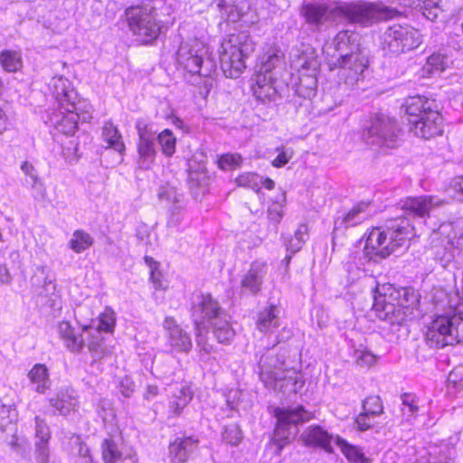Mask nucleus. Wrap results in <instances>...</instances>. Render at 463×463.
<instances>
[{"instance_id":"obj_1","label":"nucleus","mask_w":463,"mask_h":463,"mask_svg":"<svg viewBox=\"0 0 463 463\" xmlns=\"http://www.w3.org/2000/svg\"><path fill=\"white\" fill-rule=\"evenodd\" d=\"M170 14L171 7L164 0L130 6L125 12L129 30L145 44L156 41L163 30L174 23Z\"/></svg>"},{"instance_id":"obj_2","label":"nucleus","mask_w":463,"mask_h":463,"mask_svg":"<svg viewBox=\"0 0 463 463\" xmlns=\"http://www.w3.org/2000/svg\"><path fill=\"white\" fill-rule=\"evenodd\" d=\"M415 235L414 226L407 217L387 220L384 226L373 228L367 236L364 252L370 260L385 259Z\"/></svg>"},{"instance_id":"obj_3","label":"nucleus","mask_w":463,"mask_h":463,"mask_svg":"<svg viewBox=\"0 0 463 463\" xmlns=\"http://www.w3.org/2000/svg\"><path fill=\"white\" fill-rule=\"evenodd\" d=\"M405 112L415 136L430 139L441 135L443 118L433 99L421 96L410 97L406 100Z\"/></svg>"},{"instance_id":"obj_4","label":"nucleus","mask_w":463,"mask_h":463,"mask_svg":"<svg viewBox=\"0 0 463 463\" xmlns=\"http://www.w3.org/2000/svg\"><path fill=\"white\" fill-rule=\"evenodd\" d=\"M255 43L251 37L245 33L230 35L222 43L220 51L221 69L227 78H238L245 69V59L254 52Z\"/></svg>"},{"instance_id":"obj_5","label":"nucleus","mask_w":463,"mask_h":463,"mask_svg":"<svg viewBox=\"0 0 463 463\" xmlns=\"http://www.w3.org/2000/svg\"><path fill=\"white\" fill-rule=\"evenodd\" d=\"M425 340L430 348H443L463 342V312L438 316L428 326Z\"/></svg>"},{"instance_id":"obj_6","label":"nucleus","mask_w":463,"mask_h":463,"mask_svg":"<svg viewBox=\"0 0 463 463\" xmlns=\"http://www.w3.org/2000/svg\"><path fill=\"white\" fill-rule=\"evenodd\" d=\"M398 12L380 5L365 2H338V17L364 27L394 17Z\"/></svg>"},{"instance_id":"obj_7","label":"nucleus","mask_w":463,"mask_h":463,"mask_svg":"<svg viewBox=\"0 0 463 463\" xmlns=\"http://www.w3.org/2000/svg\"><path fill=\"white\" fill-rule=\"evenodd\" d=\"M273 413L277 419V424L272 440L279 451L296 438L298 433V425L313 417V414L305 410L302 405L277 407Z\"/></svg>"},{"instance_id":"obj_8","label":"nucleus","mask_w":463,"mask_h":463,"mask_svg":"<svg viewBox=\"0 0 463 463\" xmlns=\"http://www.w3.org/2000/svg\"><path fill=\"white\" fill-rule=\"evenodd\" d=\"M369 65V59L364 50L349 54L337 55L330 62L331 69H339L337 77L339 83H344L349 88L358 85L363 80V73Z\"/></svg>"},{"instance_id":"obj_9","label":"nucleus","mask_w":463,"mask_h":463,"mask_svg":"<svg viewBox=\"0 0 463 463\" xmlns=\"http://www.w3.org/2000/svg\"><path fill=\"white\" fill-rule=\"evenodd\" d=\"M401 130L396 121L383 114L375 115L363 132V139L371 145L392 148L398 144Z\"/></svg>"},{"instance_id":"obj_10","label":"nucleus","mask_w":463,"mask_h":463,"mask_svg":"<svg viewBox=\"0 0 463 463\" xmlns=\"http://www.w3.org/2000/svg\"><path fill=\"white\" fill-rule=\"evenodd\" d=\"M421 43L418 30L408 25L393 24L382 37L383 48L393 54H400L417 48Z\"/></svg>"},{"instance_id":"obj_11","label":"nucleus","mask_w":463,"mask_h":463,"mask_svg":"<svg viewBox=\"0 0 463 463\" xmlns=\"http://www.w3.org/2000/svg\"><path fill=\"white\" fill-rule=\"evenodd\" d=\"M204 54L202 43L196 40L192 43H182L176 52V61L188 72L208 77L213 71V64L210 60L204 61Z\"/></svg>"},{"instance_id":"obj_12","label":"nucleus","mask_w":463,"mask_h":463,"mask_svg":"<svg viewBox=\"0 0 463 463\" xmlns=\"http://www.w3.org/2000/svg\"><path fill=\"white\" fill-rule=\"evenodd\" d=\"M32 290L37 304L47 306L53 311H60L61 300L56 290L55 279L49 276L45 267L37 268L35 274L31 279Z\"/></svg>"},{"instance_id":"obj_13","label":"nucleus","mask_w":463,"mask_h":463,"mask_svg":"<svg viewBox=\"0 0 463 463\" xmlns=\"http://www.w3.org/2000/svg\"><path fill=\"white\" fill-rule=\"evenodd\" d=\"M135 128L137 133V150L139 168L148 169L154 164L157 155L156 146V131L153 124L144 118L137 119Z\"/></svg>"},{"instance_id":"obj_14","label":"nucleus","mask_w":463,"mask_h":463,"mask_svg":"<svg viewBox=\"0 0 463 463\" xmlns=\"http://www.w3.org/2000/svg\"><path fill=\"white\" fill-rule=\"evenodd\" d=\"M191 301V315L198 331L200 326L206 327L225 313L219 302L210 294L195 293L192 296Z\"/></svg>"},{"instance_id":"obj_15","label":"nucleus","mask_w":463,"mask_h":463,"mask_svg":"<svg viewBox=\"0 0 463 463\" xmlns=\"http://www.w3.org/2000/svg\"><path fill=\"white\" fill-rule=\"evenodd\" d=\"M291 362L287 348L273 346L261 354L259 361L260 378L264 384H275V376Z\"/></svg>"},{"instance_id":"obj_16","label":"nucleus","mask_w":463,"mask_h":463,"mask_svg":"<svg viewBox=\"0 0 463 463\" xmlns=\"http://www.w3.org/2000/svg\"><path fill=\"white\" fill-rule=\"evenodd\" d=\"M373 296V309L375 316L382 321L388 323L391 326H400L405 320L404 313H402V309L399 308L393 293L388 289L380 290L379 288L375 290Z\"/></svg>"},{"instance_id":"obj_17","label":"nucleus","mask_w":463,"mask_h":463,"mask_svg":"<svg viewBox=\"0 0 463 463\" xmlns=\"http://www.w3.org/2000/svg\"><path fill=\"white\" fill-rule=\"evenodd\" d=\"M301 14L307 24L319 30L325 23L339 20L338 2L332 5L313 3L303 5Z\"/></svg>"},{"instance_id":"obj_18","label":"nucleus","mask_w":463,"mask_h":463,"mask_svg":"<svg viewBox=\"0 0 463 463\" xmlns=\"http://www.w3.org/2000/svg\"><path fill=\"white\" fill-rule=\"evenodd\" d=\"M383 289H388L393 293L392 298H395L402 313H404L405 320L412 319L415 317L414 311L420 306V295L413 288H394L391 285H383Z\"/></svg>"},{"instance_id":"obj_19","label":"nucleus","mask_w":463,"mask_h":463,"mask_svg":"<svg viewBox=\"0 0 463 463\" xmlns=\"http://www.w3.org/2000/svg\"><path fill=\"white\" fill-rule=\"evenodd\" d=\"M319 61L316 50L309 45H301V48L294 51L291 59V67L298 74L317 73Z\"/></svg>"},{"instance_id":"obj_20","label":"nucleus","mask_w":463,"mask_h":463,"mask_svg":"<svg viewBox=\"0 0 463 463\" xmlns=\"http://www.w3.org/2000/svg\"><path fill=\"white\" fill-rule=\"evenodd\" d=\"M275 384H264L266 387L282 392H297L304 384L300 372L291 364L284 367L279 374L275 376Z\"/></svg>"},{"instance_id":"obj_21","label":"nucleus","mask_w":463,"mask_h":463,"mask_svg":"<svg viewBox=\"0 0 463 463\" xmlns=\"http://www.w3.org/2000/svg\"><path fill=\"white\" fill-rule=\"evenodd\" d=\"M442 203L441 200L434 196H419L407 199L402 209L406 214L405 217L411 221L409 216L418 218L429 217L430 211L440 206ZM410 222L411 223V222Z\"/></svg>"},{"instance_id":"obj_22","label":"nucleus","mask_w":463,"mask_h":463,"mask_svg":"<svg viewBox=\"0 0 463 463\" xmlns=\"http://www.w3.org/2000/svg\"><path fill=\"white\" fill-rule=\"evenodd\" d=\"M276 78L273 74L256 73L252 78L251 90L261 102L274 100L278 95L275 87Z\"/></svg>"},{"instance_id":"obj_23","label":"nucleus","mask_w":463,"mask_h":463,"mask_svg":"<svg viewBox=\"0 0 463 463\" xmlns=\"http://www.w3.org/2000/svg\"><path fill=\"white\" fill-rule=\"evenodd\" d=\"M306 446L319 447L328 453L333 452V435L318 425L307 427L300 436Z\"/></svg>"},{"instance_id":"obj_24","label":"nucleus","mask_w":463,"mask_h":463,"mask_svg":"<svg viewBox=\"0 0 463 463\" xmlns=\"http://www.w3.org/2000/svg\"><path fill=\"white\" fill-rule=\"evenodd\" d=\"M164 327L168 331L169 345L179 352H189L192 348V340L172 317H165Z\"/></svg>"},{"instance_id":"obj_25","label":"nucleus","mask_w":463,"mask_h":463,"mask_svg":"<svg viewBox=\"0 0 463 463\" xmlns=\"http://www.w3.org/2000/svg\"><path fill=\"white\" fill-rule=\"evenodd\" d=\"M267 273V265L263 261H253L241 279V286L243 290L256 295L260 291L263 279Z\"/></svg>"},{"instance_id":"obj_26","label":"nucleus","mask_w":463,"mask_h":463,"mask_svg":"<svg viewBox=\"0 0 463 463\" xmlns=\"http://www.w3.org/2000/svg\"><path fill=\"white\" fill-rule=\"evenodd\" d=\"M199 440L194 437L176 438L169 445V455L173 462L184 463L196 450Z\"/></svg>"},{"instance_id":"obj_27","label":"nucleus","mask_w":463,"mask_h":463,"mask_svg":"<svg viewBox=\"0 0 463 463\" xmlns=\"http://www.w3.org/2000/svg\"><path fill=\"white\" fill-rule=\"evenodd\" d=\"M360 34L351 30L340 31L333 39L332 45L338 55L349 54L364 50L360 44Z\"/></svg>"},{"instance_id":"obj_28","label":"nucleus","mask_w":463,"mask_h":463,"mask_svg":"<svg viewBox=\"0 0 463 463\" xmlns=\"http://www.w3.org/2000/svg\"><path fill=\"white\" fill-rule=\"evenodd\" d=\"M50 121L58 131L67 136L73 135L78 128L77 115L70 107H60L58 112L52 113Z\"/></svg>"},{"instance_id":"obj_29","label":"nucleus","mask_w":463,"mask_h":463,"mask_svg":"<svg viewBox=\"0 0 463 463\" xmlns=\"http://www.w3.org/2000/svg\"><path fill=\"white\" fill-rule=\"evenodd\" d=\"M35 435L38 439L35 442L37 460L39 463H48L51 431L44 420L38 416L35 417Z\"/></svg>"},{"instance_id":"obj_30","label":"nucleus","mask_w":463,"mask_h":463,"mask_svg":"<svg viewBox=\"0 0 463 463\" xmlns=\"http://www.w3.org/2000/svg\"><path fill=\"white\" fill-rule=\"evenodd\" d=\"M50 88L59 107L64 108L69 102L77 99V93L71 82L63 77H54L50 82Z\"/></svg>"},{"instance_id":"obj_31","label":"nucleus","mask_w":463,"mask_h":463,"mask_svg":"<svg viewBox=\"0 0 463 463\" xmlns=\"http://www.w3.org/2000/svg\"><path fill=\"white\" fill-rule=\"evenodd\" d=\"M369 205L370 203L367 202L357 203L343 217L339 216L335 220V225H345V227H349L362 223L369 215Z\"/></svg>"},{"instance_id":"obj_32","label":"nucleus","mask_w":463,"mask_h":463,"mask_svg":"<svg viewBox=\"0 0 463 463\" xmlns=\"http://www.w3.org/2000/svg\"><path fill=\"white\" fill-rule=\"evenodd\" d=\"M279 308L275 305L264 307L258 315L256 326L263 333L272 332L279 326Z\"/></svg>"},{"instance_id":"obj_33","label":"nucleus","mask_w":463,"mask_h":463,"mask_svg":"<svg viewBox=\"0 0 463 463\" xmlns=\"http://www.w3.org/2000/svg\"><path fill=\"white\" fill-rule=\"evenodd\" d=\"M317 73H300L295 84V94L305 99H311L317 94Z\"/></svg>"},{"instance_id":"obj_34","label":"nucleus","mask_w":463,"mask_h":463,"mask_svg":"<svg viewBox=\"0 0 463 463\" xmlns=\"http://www.w3.org/2000/svg\"><path fill=\"white\" fill-rule=\"evenodd\" d=\"M335 443L350 463H371V459L364 455L359 447L348 443L338 436L335 437Z\"/></svg>"},{"instance_id":"obj_35","label":"nucleus","mask_w":463,"mask_h":463,"mask_svg":"<svg viewBox=\"0 0 463 463\" xmlns=\"http://www.w3.org/2000/svg\"><path fill=\"white\" fill-rule=\"evenodd\" d=\"M102 138L108 144V147L113 148L119 154L124 153L126 146L122 136L118 128L109 121L105 122L102 127Z\"/></svg>"},{"instance_id":"obj_36","label":"nucleus","mask_w":463,"mask_h":463,"mask_svg":"<svg viewBox=\"0 0 463 463\" xmlns=\"http://www.w3.org/2000/svg\"><path fill=\"white\" fill-rule=\"evenodd\" d=\"M208 326H213V334L219 343L229 344L233 338L235 332L227 320V314L224 313Z\"/></svg>"},{"instance_id":"obj_37","label":"nucleus","mask_w":463,"mask_h":463,"mask_svg":"<svg viewBox=\"0 0 463 463\" xmlns=\"http://www.w3.org/2000/svg\"><path fill=\"white\" fill-rule=\"evenodd\" d=\"M49 402L61 415H67L71 411H74L78 401L70 394L68 392L61 391L55 394V397L51 398Z\"/></svg>"},{"instance_id":"obj_38","label":"nucleus","mask_w":463,"mask_h":463,"mask_svg":"<svg viewBox=\"0 0 463 463\" xmlns=\"http://www.w3.org/2000/svg\"><path fill=\"white\" fill-rule=\"evenodd\" d=\"M30 381L36 385L35 391L43 393L51 386L48 368L45 364H36L28 373Z\"/></svg>"},{"instance_id":"obj_39","label":"nucleus","mask_w":463,"mask_h":463,"mask_svg":"<svg viewBox=\"0 0 463 463\" xmlns=\"http://www.w3.org/2000/svg\"><path fill=\"white\" fill-rule=\"evenodd\" d=\"M282 57L280 51H272L264 54L260 59L257 73L273 74L276 77L275 71L281 67L283 63Z\"/></svg>"},{"instance_id":"obj_40","label":"nucleus","mask_w":463,"mask_h":463,"mask_svg":"<svg viewBox=\"0 0 463 463\" xmlns=\"http://www.w3.org/2000/svg\"><path fill=\"white\" fill-rule=\"evenodd\" d=\"M192 398L193 392L190 386L186 384H181L173 393L172 401L170 402V408L175 414L178 415L182 410L189 403Z\"/></svg>"},{"instance_id":"obj_41","label":"nucleus","mask_w":463,"mask_h":463,"mask_svg":"<svg viewBox=\"0 0 463 463\" xmlns=\"http://www.w3.org/2000/svg\"><path fill=\"white\" fill-rule=\"evenodd\" d=\"M0 64L5 71L15 72L23 67L20 52L4 50L0 52Z\"/></svg>"},{"instance_id":"obj_42","label":"nucleus","mask_w":463,"mask_h":463,"mask_svg":"<svg viewBox=\"0 0 463 463\" xmlns=\"http://www.w3.org/2000/svg\"><path fill=\"white\" fill-rule=\"evenodd\" d=\"M308 237V229L306 224H300L296 230L294 236L285 239L287 251L291 254L298 252L306 242Z\"/></svg>"},{"instance_id":"obj_43","label":"nucleus","mask_w":463,"mask_h":463,"mask_svg":"<svg viewBox=\"0 0 463 463\" xmlns=\"http://www.w3.org/2000/svg\"><path fill=\"white\" fill-rule=\"evenodd\" d=\"M94 243L92 236L82 231L76 230L69 241L70 248L76 253H80L89 249Z\"/></svg>"},{"instance_id":"obj_44","label":"nucleus","mask_w":463,"mask_h":463,"mask_svg":"<svg viewBox=\"0 0 463 463\" xmlns=\"http://www.w3.org/2000/svg\"><path fill=\"white\" fill-rule=\"evenodd\" d=\"M101 450L104 463H116L122 456L124 448L119 449L112 439H105L101 444Z\"/></svg>"},{"instance_id":"obj_45","label":"nucleus","mask_w":463,"mask_h":463,"mask_svg":"<svg viewBox=\"0 0 463 463\" xmlns=\"http://www.w3.org/2000/svg\"><path fill=\"white\" fill-rule=\"evenodd\" d=\"M156 139L158 141L162 153L165 156H172L175 152L176 137L170 129H164L156 134Z\"/></svg>"},{"instance_id":"obj_46","label":"nucleus","mask_w":463,"mask_h":463,"mask_svg":"<svg viewBox=\"0 0 463 463\" xmlns=\"http://www.w3.org/2000/svg\"><path fill=\"white\" fill-rule=\"evenodd\" d=\"M66 107H70V109L74 111V114L77 115V122L79 120H81L82 122H88L90 120L92 107L85 101L73 99L69 102Z\"/></svg>"},{"instance_id":"obj_47","label":"nucleus","mask_w":463,"mask_h":463,"mask_svg":"<svg viewBox=\"0 0 463 463\" xmlns=\"http://www.w3.org/2000/svg\"><path fill=\"white\" fill-rule=\"evenodd\" d=\"M21 170L26 175V183L30 184L32 188L36 189L40 193H43V184L40 182L37 171L34 166L31 163L25 161L22 164Z\"/></svg>"},{"instance_id":"obj_48","label":"nucleus","mask_w":463,"mask_h":463,"mask_svg":"<svg viewBox=\"0 0 463 463\" xmlns=\"http://www.w3.org/2000/svg\"><path fill=\"white\" fill-rule=\"evenodd\" d=\"M363 411L370 413L371 416L380 417L383 413V402L378 395L368 396L363 401Z\"/></svg>"},{"instance_id":"obj_49","label":"nucleus","mask_w":463,"mask_h":463,"mask_svg":"<svg viewBox=\"0 0 463 463\" xmlns=\"http://www.w3.org/2000/svg\"><path fill=\"white\" fill-rule=\"evenodd\" d=\"M116 324V317L114 311L107 307L99 317L97 330L103 332H112Z\"/></svg>"},{"instance_id":"obj_50","label":"nucleus","mask_w":463,"mask_h":463,"mask_svg":"<svg viewBox=\"0 0 463 463\" xmlns=\"http://www.w3.org/2000/svg\"><path fill=\"white\" fill-rule=\"evenodd\" d=\"M236 182L239 186L250 188L258 192L260 189L262 177L254 173H245L238 176Z\"/></svg>"},{"instance_id":"obj_51","label":"nucleus","mask_w":463,"mask_h":463,"mask_svg":"<svg viewBox=\"0 0 463 463\" xmlns=\"http://www.w3.org/2000/svg\"><path fill=\"white\" fill-rule=\"evenodd\" d=\"M401 400L402 405V411L403 414L407 415L408 419L414 417L419 411L415 396L411 393H403L401 396Z\"/></svg>"},{"instance_id":"obj_52","label":"nucleus","mask_w":463,"mask_h":463,"mask_svg":"<svg viewBox=\"0 0 463 463\" xmlns=\"http://www.w3.org/2000/svg\"><path fill=\"white\" fill-rule=\"evenodd\" d=\"M241 430L240 427L235 424L226 426L222 431V439L224 441L231 445H237L241 440Z\"/></svg>"},{"instance_id":"obj_53","label":"nucleus","mask_w":463,"mask_h":463,"mask_svg":"<svg viewBox=\"0 0 463 463\" xmlns=\"http://www.w3.org/2000/svg\"><path fill=\"white\" fill-rule=\"evenodd\" d=\"M377 416H371L370 413L361 411L354 420L355 427L360 431H365L377 424Z\"/></svg>"},{"instance_id":"obj_54","label":"nucleus","mask_w":463,"mask_h":463,"mask_svg":"<svg viewBox=\"0 0 463 463\" xmlns=\"http://www.w3.org/2000/svg\"><path fill=\"white\" fill-rule=\"evenodd\" d=\"M427 66L431 73L441 72L447 68V57L441 53H433L428 58Z\"/></svg>"},{"instance_id":"obj_55","label":"nucleus","mask_w":463,"mask_h":463,"mask_svg":"<svg viewBox=\"0 0 463 463\" xmlns=\"http://www.w3.org/2000/svg\"><path fill=\"white\" fill-rule=\"evenodd\" d=\"M278 156L272 160L271 165L274 167L279 168L287 165L294 155L291 147L280 146L276 148Z\"/></svg>"},{"instance_id":"obj_56","label":"nucleus","mask_w":463,"mask_h":463,"mask_svg":"<svg viewBox=\"0 0 463 463\" xmlns=\"http://www.w3.org/2000/svg\"><path fill=\"white\" fill-rule=\"evenodd\" d=\"M207 177L206 175L203 172H190L188 177V183L190 185L191 191L196 196L198 194L197 190L201 188H204L206 185Z\"/></svg>"},{"instance_id":"obj_57","label":"nucleus","mask_w":463,"mask_h":463,"mask_svg":"<svg viewBox=\"0 0 463 463\" xmlns=\"http://www.w3.org/2000/svg\"><path fill=\"white\" fill-rule=\"evenodd\" d=\"M66 347L71 352H80L84 345V338L82 334L76 330L68 336L64 341Z\"/></svg>"},{"instance_id":"obj_58","label":"nucleus","mask_w":463,"mask_h":463,"mask_svg":"<svg viewBox=\"0 0 463 463\" xmlns=\"http://www.w3.org/2000/svg\"><path fill=\"white\" fill-rule=\"evenodd\" d=\"M354 357L360 366L370 367L376 363V356L367 350H356Z\"/></svg>"},{"instance_id":"obj_59","label":"nucleus","mask_w":463,"mask_h":463,"mask_svg":"<svg viewBox=\"0 0 463 463\" xmlns=\"http://www.w3.org/2000/svg\"><path fill=\"white\" fill-rule=\"evenodd\" d=\"M118 388L119 392L125 397L129 398L135 392V383L134 381L128 375L121 377L118 382Z\"/></svg>"},{"instance_id":"obj_60","label":"nucleus","mask_w":463,"mask_h":463,"mask_svg":"<svg viewBox=\"0 0 463 463\" xmlns=\"http://www.w3.org/2000/svg\"><path fill=\"white\" fill-rule=\"evenodd\" d=\"M241 156L239 154H225L219 159V165L222 169H229L239 166L241 163Z\"/></svg>"},{"instance_id":"obj_61","label":"nucleus","mask_w":463,"mask_h":463,"mask_svg":"<svg viewBox=\"0 0 463 463\" xmlns=\"http://www.w3.org/2000/svg\"><path fill=\"white\" fill-rule=\"evenodd\" d=\"M441 250L442 252L439 250L436 251V258L440 265L446 268L454 260L452 244L448 242V245L444 249H441Z\"/></svg>"},{"instance_id":"obj_62","label":"nucleus","mask_w":463,"mask_h":463,"mask_svg":"<svg viewBox=\"0 0 463 463\" xmlns=\"http://www.w3.org/2000/svg\"><path fill=\"white\" fill-rule=\"evenodd\" d=\"M88 348L91 353L93 358L96 360L103 358L108 353L103 341L99 339L90 342L88 344Z\"/></svg>"},{"instance_id":"obj_63","label":"nucleus","mask_w":463,"mask_h":463,"mask_svg":"<svg viewBox=\"0 0 463 463\" xmlns=\"http://www.w3.org/2000/svg\"><path fill=\"white\" fill-rule=\"evenodd\" d=\"M235 3L236 0H221L218 4L222 15L226 14L228 20H230L233 13L237 11Z\"/></svg>"},{"instance_id":"obj_64","label":"nucleus","mask_w":463,"mask_h":463,"mask_svg":"<svg viewBox=\"0 0 463 463\" xmlns=\"http://www.w3.org/2000/svg\"><path fill=\"white\" fill-rule=\"evenodd\" d=\"M268 217L269 221L278 224L283 217L282 205L279 203H273L268 209Z\"/></svg>"}]
</instances>
